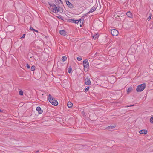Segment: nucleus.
Instances as JSON below:
<instances>
[{
  "mask_svg": "<svg viewBox=\"0 0 153 153\" xmlns=\"http://www.w3.org/2000/svg\"><path fill=\"white\" fill-rule=\"evenodd\" d=\"M50 7H52V9H53L52 11L54 13H57L59 11V7L58 8L56 6L55 4L54 3H49Z\"/></svg>",
  "mask_w": 153,
  "mask_h": 153,
  "instance_id": "nucleus-2",
  "label": "nucleus"
},
{
  "mask_svg": "<svg viewBox=\"0 0 153 153\" xmlns=\"http://www.w3.org/2000/svg\"><path fill=\"white\" fill-rule=\"evenodd\" d=\"M59 33L63 36H65L66 35V32L65 30H60L59 32Z\"/></svg>",
  "mask_w": 153,
  "mask_h": 153,
  "instance_id": "nucleus-10",
  "label": "nucleus"
},
{
  "mask_svg": "<svg viewBox=\"0 0 153 153\" xmlns=\"http://www.w3.org/2000/svg\"><path fill=\"white\" fill-rule=\"evenodd\" d=\"M96 9V8H95V7H93L91 9V10L89 12H88L87 13V14H89L90 13H92Z\"/></svg>",
  "mask_w": 153,
  "mask_h": 153,
  "instance_id": "nucleus-13",
  "label": "nucleus"
},
{
  "mask_svg": "<svg viewBox=\"0 0 153 153\" xmlns=\"http://www.w3.org/2000/svg\"><path fill=\"white\" fill-rule=\"evenodd\" d=\"M151 14H150V16L149 17H148L147 18V20H148V21H149L151 19Z\"/></svg>",
  "mask_w": 153,
  "mask_h": 153,
  "instance_id": "nucleus-25",
  "label": "nucleus"
},
{
  "mask_svg": "<svg viewBox=\"0 0 153 153\" xmlns=\"http://www.w3.org/2000/svg\"><path fill=\"white\" fill-rule=\"evenodd\" d=\"M35 66L34 65H33L31 67V70L32 71H34L35 70Z\"/></svg>",
  "mask_w": 153,
  "mask_h": 153,
  "instance_id": "nucleus-17",
  "label": "nucleus"
},
{
  "mask_svg": "<svg viewBox=\"0 0 153 153\" xmlns=\"http://www.w3.org/2000/svg\"><path fill=\"white\" fill-rule=\"evenodd\" d=\"M25 34H23L22 36L21 37V38H24L25 37Z\"/></svg>",
  "mask_w": 153,
  "mask_h": 153,
  "instance_id": "nucleus-28",
  "label": "nucleus"
},
{
  "mask_svg": "<svg viewBox=\"0 0 153 153\" xmlns=\"http://www.w3.org/2000/svg\"><path fill=\"white\" fill-rule=\"evenodd\" d=\"M126 15L128 17L132 18V13L131 12L128 11L126 13Z\"/></svg>",
  "mask_w": 153,
  "mask_h": 153,
  "instance_id": "nucleus-12",
  "label": "nucleus"
},
{
  "mask_svg": "<svg viewBox=\"0 0 153 153\" xmlns=\"http://www.w3.org/2000/svg\"><path fill=\"white\" fill-rule=\"evenodd\" d=\"M87 14H87V13L86 14H84V16H86L87 15Z\"/></svg>",
  "mask_w": 153,
  "mask_h": 153,
  "instance_id": "nucleus-31",
  "label": "nucleus"
},
{
  "mask_svg": "<svg viewBox=\"0 0 153 153\" xmlns=\"http://www.w3.org/2000/svg\"><path fill=\"white\" fill-rule=\"evenodd\" d=\"M2 111L1 110V109H0V112H2Z\"/></svg>",
  "mask_w": 153,
  "mask_h": 153,
  "instance_id": "nucleus-33",
  "label": "nucleus"
},
{
  "mask_svg": "<svg viewBox=\"0 0 153 153\" xmlns=\"http://www.w3.org/2000/svg\"><path fill=\"white\" fill-rule=\"evenodd\" d=\"M85 84L87 85H90L91 83L90 79L87 77L85 80Z\"/></svg>",
  "mask_w": 153,
  "mask_h": 153,
  "instance_id": "nucleus-6",
  "label": "nucleus"
},
{
  "mask_svg": "<svg viewBox=\"0 0 153 153\" xmlns=\"http://www.w3.org/2000/svg\"><path fill=\"white\" fill-rule=\"evenodd\" d=\"M11 27H13V26H7V28H11Z\"/></svg>",
  "mask_w": 153,
  "mask_h": 153,
  "instance_id": "nucleus-30",
  "label": "nucleus"
},
{
  "mask_svg": "<svg viewBox=\"0 0 153 153\" xmlns=\"http://www.w3.org/2000/svg\"><path fill=\"white\" fill-rule=\"evenodd\" d=\"M30 30H32V31H35L36 32H38V31L37 30L34 29H33L32 27H30Z\"/></svg>",
  "mask_w": 153,
  "mask_h": 153,
  "instance_id": "nucleus-21",
  "label": "nucleus"
},
{
  "mask_svg": "<svg viewBox=\"0 0 153 153\" xmlns=\"http://www.w3.org/2000/svg\"><path fill=\"white\" fill-rule=\"evenodd\" d=\"M26 66L27 68L29 69L30 68V66L27 64Z\"/></svg>",
  "mask_w": 153,
  "mask_h": 153,
  "instance_id": "nucleus-27",
  "label": "nucleus"
},
{
  "mask_svg": "<svg viewBox=\"0 0 153 153\" xmlns=\"http://www.w3.org/2000/svg\"><path fill=\"white\" fill-rule=\"evenodd\" d=\"M23 92L21 90L19 92V94L20 95H23Z\"/></svg>",
  "mask_w": 153,
  "mask_h": 153,
  "instance_id": "nucleus-20",
  "label": "nucleus"
},
{
  "mask_svg": "<svg viewBox=\"0 0 153 153\" xmlns=\"http://www.w3.org/2000/svg\"><path fill=\"white\" fill-rule=\"evenodd\" d=\"M139 133L141 134H146L147 133V131L145 129H143L140 130L139 131Z\"/></svg>",
  "mask_w": 153,
  "mask_h": 153,
  "instance_id": "nucleus-9",
  "label": "nucleus"
},
{
  "mask_svg": "<svg viewBox=\"0 0 153 153\" xmlns=\"http://www.w3.org/2000/svg\"><path fill=\"white\" fill-rule=\"evenodd\" d=\"M67 59V58L66 56H63L62 58V60L64 62V61L66 60Z\"/></svg>",
  "mask_w": 153,
  "mask_h": 153,
  "instance_id": "nucleus-16",
  "label": "nucleus"
},
{
  "mask_svg": "<svg viewBox=\"0 0 153 153\" xmlns=\"http://www.w3.org/2000/svg\"><path fill=\"white\" fill-rule=\"evenodd\" d=\"M111 78H114V79L115 78L113 76H111Z\"/></svg>",
  "mask_w": 153,
  "mask_h": 153,
  "instance_id": "nucleus-32",
  "label": "nucleus"
},
{
  "mask_svg": "<svg viewBox=\"0 0 153 153\" xmlns=\"http://www.w3.org/2000/svg\"><path fill=\"white\" fill-rule=\"evenodd\" d=\"M67 105L69 108H71L72 107L73 104L70 102H68L67 103Z\"/></svg>",
  "mask_w": 153,
  "mask_h": 153,
  "instance_id": "nucleus-14",
  "label": "nucleus"
},
{
  "mask_svg": "<svg viewBox=\"0 0 153 153\" xmlns=\"http://www.w3.org/2000/svg\"><path fill=\"white\" fill-rule=\"evenodd\" d=\"M134 105H127L126 106V107H131L133 106Z\"/></svg>",
  "mask_w": 153,
  "mask_h": 153,
  "instance_id": "nucleus-29",
  "label": "nucleus"
},
{
  "mask_svg": "<svg viewBox=\"0 0 153 153\" xmlns=\"http://www.w3.org/2000/svg\"><path fill=\"white\" fill-rule=\"evenodd\" d=\"M132 88H129L127 90V92L128 93H129L130 92H131L132 91Z\"/></svg>",
  "mask_w": 153,
  "mask_h": 153,
  "instance_id": "nucleus-18",
  "label": "nucleus"
},
{
  "mask_svg": "<svg viewBox=\"0 0 153 153\" xmlns=\"http://www.w3.org/2000/svg\"><path fill=\"white\" fill-rule=\"evenodd\" d=\"M77 59L78 60L80 61L82 60V58L81 56H79V57H77Z\"/></svg>",
  "mask_w": 153,
  "mask_h": 153,
  "instance_id": "nucleus-24",
  "label": "nucleus"
},
{
  "mask_svg": "<svg viewBox=\"0 0 153 153\" xmlns=\"http://www.w3.org/2000/svg\"><path fill=\"white\" fill-rule=\"evenodd\" d=\"M38 151H37L36 152H37Z\"/></svg>",
  "mask_w": 153,
  "mask_h": 153,
  "instance_id": "nucleus-34",
  "label": "nucleus"
},
{
  "mask_svg": "<svg viewBox=\"0 0 153 153\" xmlns=\"http://www.w3.org/2000/svg\"><path fill=\"white\" fill-rule=\"evenodd\" d=\"M72 70V68L71 67H69L68 69V72L69 73H70Z\"/></svg>",
  "mask_w": 153,
  "mask_h": 153,
  "instance_id": "nucleus-19",
  "label": "nucleus"
},
{
  "mask_svg": "<svg viewBox=\"0 0 153 153\" xmlns=\"http://www.w3.org/2000/svg\"><path fill=\"white\" fill-rule=\"evenodd\" d=\"M150 122L152 123H153V116L150 119Z\"/></svg>",
  "mask_w": 153,
  "mask_h": 153,
  "instance_id": "nucleus-23",
  "label": "nucleus"
},
{
  "mask_svg": "<svg viewBox=\"0 0 153 153\" xmlns=\"http://www.w3.org/2000/svg\"><path fill=\"white\" fill-rule=\"evenodd\" d=\"M65 2L66 4H67L68 6L71 8H73V5L68 0H66Z\"/></svg>",
  "mask_w": 153,
  "mask_h": 153,
  "instance_id": "nucleus-8",
  "label": "nucleus"
},
{
  "mask_svg": "<svg viewBox=\"0 0 153 153\" xmlns=\"http://www.w3.org/2000/svg\"><path fill=\"white\" fill-rule=\"evenodd\" d=\"M89 87H88L87 88H86L85 89V91L86 92L88 91L89 90Z\"/></svg>",
  "mask_w": 153,
  "mask_h": 153,
  "instance_id": "nucleus-26",
  "label": "nucleus"
},
{
  "mask_svg": "<svg viewBox=\"0 0 153 153\" xmlns=\"http://www.w3.org/2000/svg\"><path fill=\"white\" fill-rule=\"evenodd\" d=\"M48 100L49 102L53 105L56 106L58 105V102L55 100L54 98L51 95L49 94L48 96Z\"/></svg>",
  "mask_w": 153,
  "mask_h": 153,
  "instance_id": "nucleus-1",
  "label": "nucleus"
},
{
  "mask_svg": "<svg viewBox=\"0 0 153 153\" xmlns=\"http://www.w3.org/2000/svg\"><path fill=\"white\" fill-rule=\"evenodd\" d=\"M36 110L38 112L39 114H41L43 112V111L41 110V108L39 107H37L36 108Z\"/></svg>",
  "mask_w": 153,
  "mask_h": 153,
  "instance_id": "nucleus-11",
  "label": "nucleus"
},
{
  "mask_svg": "<svg viewBox=\"0 0 153 153\" xmlns=\"http://www.w3.org/2000/svg\"><path fill=\"white\" fill-rule=\"evenodd\" d=\"M111 33L113 36H116L118 34V32L117 30L114 29L111 30Z\"/></svg>",
  "mask_w": 153,
  "mask_h": 153,
  "instance_id": "nucleus-5",
  "label": "nucleus"
},
{
  "mask_svg": "<svg viewBox=\"0 0 153 153\" xmlns=\"http://www.w3.org/2000/svg\"><path fill=\"white\" fill-rule=\"evenodd\" d=\"M81 19L80 20H74V19H71L69 20V21L70 22H72V23H74L75 24H78L79 21L81 22Z\"/></svg>",
  "mask_w": 153,
  "mask_h": 153,
  "instance_id": "nucleus-7",
  "label": "nucleus"
},
{
  "mask_svg": "<svg viewBox=\"0 0 153 153\" xmlns=\"http://www.w3.org/2000/svg\"><path fill=\"white\" fill-rule=\"evenodd\" d=\"M146 85L145 83L139 85L137 87L136 91L137 92H140L143 91L146 87Z\"/></svg>",
  "mask_w": 153,
  "mask_h": 153,
  "instance_id": "nucleus-3",
  "label": "nucleus"
},
{
  "mask_svg": "<svg viewBox=\"0 0 153 153\" xmlns=\"http://www.w3.org/2000/svg\"><path fill=\"white\" fill-rule=\"evenodd\" d=\"M93 38L94 39H96L99 36V35L97 34H96L95 35L92 36Z\"/></svg>",
  "mask_w": 153,
  "mask_h": 153,
  "instance_id": "nucleus-15",
  "label": "nucleus"
},
{
  "mask_svg": "<svg viewBox=\"0 0 153 153\" xmlns=\"http://www.w3.org/2000/svg\"><path fill=\"white\" fill-rule=\"evenodd\" d=\"M115 127L114 126H109L108 128L110 129H113Z\"/></svg>",
  "mask_w": 153,
  "mask_h": 153,
  "instance_id": "nucleus-22",
  "label": "nucleus"
},
{
  "mask_svg": "<svg viewBox=\"0 0 153 153\" xmlns=\"http://www.w3.org/2000/svg\"><path fill=\"white\" fill-rule=\"evenodd\" d=\"M83 65L84 68L88 70L89 66V63L88 60H87L85 59L83 61Z\"/></svg>",
  "mask_w": 153,
  "mask_h": 153,
  "instance_id": "nucleus-4",
  "label": "nucleus"
}]
</instances>
